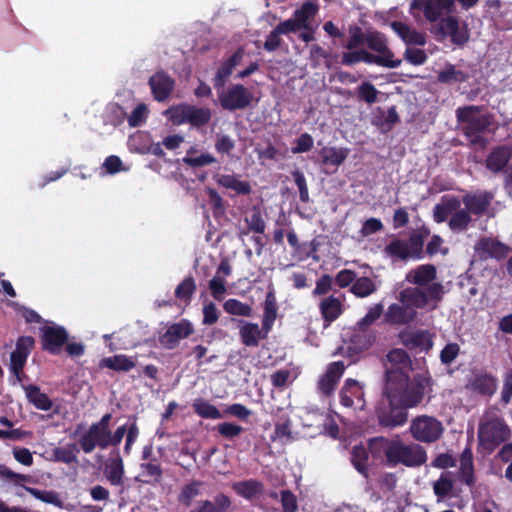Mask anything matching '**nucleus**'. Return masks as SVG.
<instances>
[{
  "instance_id": "nucleus-6",
  "label": "nucleus",
  "mask_w": 512,
  "mask_h": 512,
  "mask_svg": "<svg viewBox=\"0 0 512 512\" xmlns=\"http://www.w3.org/2000/svg\"><path fill=\"white\" fill-rule=\"evenodd\" d=\"M510 437L508 425L499 418H494L481 424L478 430L480 444L489 452L495 450Z\"/></svg>"
},
{
  "instance_id": "nucleus-32",
  "label": "nucleus",
  "mask_w": 512,
  "mask_h": 512,
  "mask_svg": "<svg viewBox=\"0 0 512 512\" xmlns=\"http://www.w3.org/2000/svg\"><path fill=\"white\" fill-rule=\"evenodd\" d=\"M349 149L337 147H323L319 151L321 163L325 166H333L335 170L344 163L348 157Z\"/></svg>"
},
{
  "instance_id": "nucleus-41",
  "label": "nucleus",
  "mask_w": 512,
  "mask_h": 512,
  "mask_svg": "<svg viewBox=\"0 0 512 512\" xmlns=\"http://www.w3.org/2000/svg\"><path fill=\"white\" fill-rule=\"evenodd\" d=\"M394 441L383 436L373 437L368 440L367 449L374 459H380L385 455L388 464V450L394 445Z\"/></svg>"
},
{
  "instance_id": "nucleus-5",
  "label": "nucleus",
  "mask_w": 512,
  "mask_h": 512,
  "mask_svg": "<svg viewBox=\"0 0 512 512\" xmlns=\"http://www.w3.org/2000/svg\"><path fill=\"white\" fill-rule=\"evenodd\" d=\"M409 431L416 441L431 444L442 437L444 427L442 422L433 416L419 415L412 419Z\"/></svg>"
},
{
  "instance_id": "nucleus-3",
  "label": "nucleus",
  "mask_w": 512,
  "mask_h": 512,
  "mask_svg": "<svg viewBox=\"0 0 512 512\" xmlns=\"http://www.w3.org/2000/svg\"><path fill=\"white\" fill-rule=\"evenodd\" d=\"M482 110L481 106L468 105L459 107L456 110V118L462 126V133L470 141L476 145L484 142L481 136L491 125L490 118L487 115L475 116Z\"/></svg>"
},
{
  "instance_id": "nucleus-48",
  "label": "nucleus",
  "mask_w": 512,
  "mask_h": 512,
  "mask_svg": "<svg viewBox=\"0 0 512 512\" xmlns=\"http://www.w3.org/2000/svg\"><path fill=\"white\" fill-rule=\"evenodd\" d=\"M202 484L203 483L199 480H193L190 483L185 484L178 494V502L186 507H189L193 499L200 494V488Z\"/></svg>"
},
{
  "instance_id": "nucleus-58",
  "label": "nucleus",
  "mask_w": 512,
  "mask_h": 512,
  "mask_svg": "<svg viewBox=\"0 0 512 512\" xmlns=\"http://www.w3.org/2000/svg\"><path fill=\"white\" fill-rule=\"evenodd\" d=\"M183 163L192 168L204 167L216 162V158L209 153L201 154L199 156H185L182 159Z\"/></svg>"
},
{
  "instance_id": "nucleus-50",
  "label": "nucleus",
  "mask_w": 512,
  "mask_h": 512,
  "mask_svg": "<svg viewBox=\"0 0 512 512\" xmlns=\"http://www.w3.org/2000/svg\"><path fill=\"white\" fill-rule=\"evenodd\" d=\"M362 62L366 64H375L385 68H397L401 65L402 60H388L387 57H382L379 54L376 55L362 49Z\"/></svg>"
},
{
  "instance_id": "nucleus-55",
  "label": "nucleus",
  "mask_w": 512,
  "mask_h": 512,
  "mask_svg": "<svg viewBox=\"0 0 512 512\" xmlns=\"http://www.w3.org/2000/svg\"><path fill=\"white\" fill-rule=\"evenodd\" d=\"M453 486V481L446 474H441L433 484V491L438 498L444 499L452 492Z\"/></svg>"
},
{
  "instance_id": "nucleus-40",
  "label": "nucleus",
  "mask_w": 512,
  "mask_h": 512,
  "mask_svg": "<svg viewBox=\"0 0 512 512\" xmlns=\"http://www.w3.org/2000/svg\"><path fill=\"white\" fill-rule=\"evenodd\" d=\"M378 112L379 115L373 118L372 124L379 127L382 132L391 131L394 125L400 122V117L395 106L388 108L386 114L381 108H378Z\"/></svg>"
},
{
  "instance_id": "nucleus-51",
  "label": "nucleus",
  "mask_w": 512,
  "mask_h": 512,
  "mask_svg": "<svg viewBox=\"0 0 512 512\" xmlns=\"http://www.w3.org/2000/svg\"><path fill=\"white\" fill-rule=\"evenodd\" d=\"M223 309L230 315L249 317L252 314V307L238 299L230 298L223 304Z\"/></svg>"
},
{
  "instance_id": "nucleus-36",
  "label": "nucleus",
  "mask_w": 512,
  "mask_h": 512,
  "mask_svg": "<svg viewBox=\"0 0 512 512\" xmlns=\"http://www.w3.org/2000/svg\"><path fill=\"white\" fill-rule=\"evenodd\" d=\"M369 451L362 445H355L351 450V463L356 471L361 474L364 478H369Z\"/></svg>"
},
{
  "instance_id": "nucleus-57",
  "label": "nucleus",
  "mask_w": 512,
  "mask_h": 512,
  "mask_svg": "<svg viewBox=\"0 0 512 512\" xmlns=\"http://www.w3.org/2000/svg\"><path fill=\"white\" fill-rule=\"evenodd\" d=\"M245 221L248 225V232L253 231L258 234L265 232L266 224L259 210H254L250 217L245 218Z\"/></svg>"
},
{
  "instance_id": "nucleus-30",
  "label": "nucleus",
  "mask_w": 512,
  "mask_h": 512,
  "mask_svg": "<svg viewBox=\"0 0 512 512\" xmlns=\"http://www.w3.org/2000/svg\"><path fill=\"white\" fill-rule=\"evenodd\" d=\"M277 300L274 289L271 288L266 294L265 301L263 303V317H262V330L265 333H269L272 326L277 318Z\"/></svg>"
},
{
  "instance_id": "nucleus-56",
  "label": "nucleus",
  "mask_w": 512,
  "mask_h": 512,
  "mask_svg": "<svg viewBox=\"0 0 512 512\" xmlns=\"http://www.w3.org/2000/svg\"><path fill=\"white\" fill-rule=\"evenodd\" d=\"M209 290H210L211 296L215 300L222 301L225 293L227 292L226 281H225L224 277L215 275L209 281Z\"/></svg>"
},
{
  "instance_id": "nucleus-45",
  "label": "nucleus",
  "mask_w": 512,
  "mask_h": 512,
  "mask_svg": "<svg viewBox=\"0 0 512 512\" xmlns=\"http://www.w3.org/2000/svg\"><path fill=\"white\" fill-rule=\"evenodd\" d=\"M196 291V283L193 276L189 275L183 279L181 283L175 289V297L183 302L185 305H189Z\"/></svg>"
},
{
  "instance_id": "nucleus-47",
  "label": "nucleus",
  "mask_w": 512,
  "mask_h": 512,
  "mask_svg": "<svg viewBox=\"0 0 512 512\" xmlns=\"http://www.w3.org/2000/svg\"><path fill=\"white\" fill-rule=\"evenodd\" d=\"M78 452V445L76 443H71L65 447L55 448L53 450V457L55 461L65 464L78 463Z\"/></svg>"
},
{
  "instance_id": "nucleus-52",
  "label": "nucleus",
  "mask_w": 512,
  "mask_h": 512,
  "mask_svg": "<svg viewBox=\"0 0 512 512\" xmlns=\"http://www.w3.org/2000/svg\"><path fill=\"white\" fill-rule=\"evenodd\" d=\"M471 221L472 218L469 211H467L466 209H460L451 216L448 225L450 229L453 231H465L468 228Z\"/></svg>"
},
{
  "instance_id": "nucleus-37",
  "label": "nucleus",
  "mask_w": 512,
  "mask_h": 512,
  "mask_svg": "<svg viewBox=\"0 0 512 512\" xmlns=\"http://www.w3.org/2000/svg\"><path fill=\"white\" fill-rule=\"evenodd\" d=\"M460 478L469 487L475 484L473 453L469 447H466L460 456Z\"/></svg>"
},
{
  "instance_id": "nucleus-17",
  "label": "nucleus",
  "mask_w": 512,
  "mask_h": 512,
  "mask_svg": "<svg viewBox=\"0 0 512 512\" xmlns=\"http://www.w3.org/2000/svg\"><path fill=\"white\" fill-rule=\"evenodd\" d=\"M365 393L363 390V386L360 383L352 378L346 379L343 387L339 392V401L340 404L346 408H352L355 404V401L360 409L365 407Z\"/></svg>"
},
{
  "instance_id": "nucleus-22",
  "label": "nucleus",
  "mask_w": 512,
  "mask_h": 512,
  "mask_svg": "<svg viewBox=\"0 0 512 512\" xmlns=\"http://www.w3.org/2000/svg\"><path fill=\"white\" fill-rule=\"evenodd\" d=\"M512 158V148L509 145H499L494 147L485 159V167L497 174L507 167Z\"/></svg>"
},
{
  "instance_id": "nucleus-9",
  "label": "nucleus",
  "mask_w": 512,
  "mask_h": 512,
  "mask_svg": "<svg viewBox=\"0 0 512 512\" xmlns=\"http://www.w3.org/2000/svg\"><path fill=\"white\" fill-rule=\"evenodd\" d=\"M375 416L382 428L394 429L403 426L408 420V411L390 400L380 401L375 407Z\"/></svg>"
},
{
  "instance_id": "nucleus-2",
  "label": "nucleus",
  "mask_w": 512,
  "mask_h": 512,
  "mask_svg": "<svg viewBox=\"0 0 512 512\" xmlns=\"http://www.w3.org/2000/svg\"><path fill=\"white\" fill-rule=\"evenodd\" d=\"M428 384L429 380L426 378L415 377L411 381L407 371L390 369L386 372L383 395L387 400L408 410L422 402Z\"/></svg>"
},
{
  "instance_id": "nucleus-61",
  "label": "nucleus",
  "mask_w": 512,
  "mask_h": 512,
  "mask_svg": "<svg viewBox=\"0 0 512 512\" xmlns=\"http://www.w3.org/2000/svg\"><path fill=\"white\" fill-rule=\"evenodd\" d=\"M208 201L214 216L222 215L225 211L224 200L220 194L213 188L207 189Z\"/></svg>"
},
{
  "instance_id": "nucleus-54",
  "label": "nucleus",
  "mask_w": 512,
  "mask_h": 512,
  "mask_svg": "<svg viewBox=\"0 0 512 512\" xmlns=\"http://www.w3.org/2000/svg\"><path fill=\"white\" fill-rule=\"evenodd\" d=\"M379 91L376 87L368 82L364 81L357 87L358 98L365 101L367 104H373L377 101Z\"/></svg>"
},
{
  "instance_id": "nucleus-23",
  "label": "nucleus",
  "mask_w": 512,
  "mask_h": 512,
  "mask_svg": "<svg viewBox=\"0 0 512 512\" xmlns=\"http://www.w3.org/2000/svg\"><path fill=\"white\" fill-rule=\"evenodd\" d=\"M493 200V194L488 191H478L476 193H469L463 196L462 202L465 209L470 214L481 216L483 215Z\"/></svg>"
},
{
  "instance_id": "nucleus-43",
  "label": "nucleus",
  "mask_w": 512,
  "mask_h": 512,
  "mask_svg": "<svg viewBox=\"0 0 512 512\" xmlns=\"http://www.w3.org/2000/svg\"><path fill=\"white\" fill-rule=\"evenodd\" d=\"M194 412L204 419H221L223 414L219 409L203 398H197L192 404Z\"/></svg>"
},
{
  "instance_id": "nucleus-62",
  "label": "nucleus",
  "mask_w": 512,
  "mask_h": 512,
  "mask_svg": "<svg viewBox=\"0 0 512 512\" xmlns=\"http://www.w3.org/2000/svg\"><path fill=\"white\" fill-rule=\"evenodd\" d=\"M148 109L144 103L138 104L128 117L130 127L140 126L147 118Z\"/></svg>"
},
{
  "instance_id": "nucleus-46",
  "label": "nucleus",
  "mask_w": 512,
  "mask_h": 512,
  "mask_svg": "<svg viewBox=\"0 0 512 512\" xmlns=\"http://www.w3.org/2000/svg\"><path fill=\"white\" fill-rule=\"evenodd\" d=\"M377 286L369 277H360L355 279L350 287V292L358 298H365L376 292Z\"/></svg>"
},
{
  "instance_id": "nucleus-18",
  "label": "nucleus",
  "mask_w": 512,
  "mask_h": 512,
  "mask_svg": "<svg viewBox=\"0 0 512 512\" xmlns=\"http://www.w3.org/2000/svg\"><path fill=\"white\" fill-rule=\"evenodd\" d=\"M34 344L32 336H21L17 339L16 348L10 355V369L17 377L22 373Z\"/></svg>"
},
{
  "instance_id": "nucleus-25",
  "label": "nucleus",
  "mask_w": 512,
  "mask_h": 512,
  "mask_svg": "<svg viewBox=\"0 0 512 512\" xmlns=\"http://www.w3.org/2000/svg\"><path fill=\"white\" fill-rule=\"evenodd\" d=\"M319 310L326 326H328L343 313V304L339 298L330 295L320 301Z\"/></svg>"
},
{
  "instance_id": "nucleus-34",
  "label": "nucleus",
  "mask_w": 512,
  "mask_h": 512,
  "mask_svg": "<svg viewBox=\"0 0 512 512\" xmlns=\"http://www.w3.org/2000/svg\"><path fill=\"white\" fill-rule=\"evenodd\" d=\"M383 253L392 260L407 261L412 258L407 241L400 238L391 240L383 250Z\"/></svg>"
},
{
  "instance_id": "nucleus-16",
  "label": "nucleus",
  "mask_w": 512,
  "mask_h": 512,
  "mask_svg": "<svg viewBox=\"0 0 512 512\" xmlns=\"http://www.w3.org/2000/svg\"><path fill=\"white\" fill-rule=\"evenodd\" d=\"M399 341L408 350L428 352L433 347V341L427 330L413 331L404 329L398 334Z\"/></svg>"
},
{
  "instance_id": "nucleus-20",
  "label": "nucleus",
  "mask_w": 512,
  "mask_h": 512,
  "mask_svg": "<svg viewBox=\"0 0 512 512\" xmlns=\"http://www.w3.org/2000/svg\"><path fill=\"white\" fill-rule=\"evenodd\" d=\"M344 371L345 365L342 361L330 363L326 372L318 381L317 387L319 392L326 397L331 396L334 393Z\"/></svg>"
},
{
  "instance_id": "nucleus-7",
  "label": "nucleus",
  "mask_w": 512,
  "mask_h": 512,
  "mask_svg": "<svg viewBox=\"0 0 512 512\" xmlns=\"http://www.w3.org/2000/svg\"><path fill=\"white\" fill-rule=\"evenodd\" d=\"M432 32L438 39L450 38V41L457 46H464L470 38V32L465 23L462 25L457 16L448 15L437 21Z\"/></svg>"
},
{
  "instance_id": "nucleus-27",
  "label": "nucleus",
  "mask_w": 512,
  "mask_h": 512,
  "mask_svg": "<svg viewBox=\"0 0 512 512\" xmlns=\"http://www.w3.org/2000/svg\"><path fill=\"white\" fill-rule=\"evenodd\" d=\"M232 501L231 499L223 494L218 493L213 501L202 500L199 502L197 508L192 509L190 512H231Z\"/></svg>"
},
{
  "instance_id": "nucleus-63",
  "label": "nucleus",
  "mask_w": 512,
  "mask_h": 512,
  "mask_svg": "<svg viewBox=\"0 0 512 512\" xmlns=\"http://www.w3.org/2000/svg\"><path fill=\"white\" fill-rule=\"evenodd\" d=\"M296 145L292 147L291 152L293 154H300L310 151L313 148L314 140L309 133H302L296 139Z\"/></svg>"
},
{
  "instance_id": "nucleus-24",
  "label": "nucleus",
  "mask_w": 512,
  "mask_h": 512,
  "mask_svg": "<svg viewBox=\"0 0 512 512\" xmlns=\"http://www.w3.org/2000/svg\"><path fill=\"white\" fill-rule=\"evenodd\" d=\"M393 31L407 44L424 46L426 44V36L424 33L415 29H411L409 25L401 21L391 22Z\"/></svg>"
},
{
  "instance_id": "nucleus-49",
  "label": "nucleus",
  "mask_w": 512,
  "mask_h": 512,
  "mask_svg": "<svg viewBox=\"0 0 512 512\" xmlns=\"http://www.w3.org/2000/svg\"><path fill=\"white\" fill-rule=\"evenodd\" d=\"M387 360L394 366L392 369L406 371L411 367V359L404 349L395 348L387 354Z\"/></svg>"
},
{
  "instance_id": "nucleus-21",
  "label": "nucleus",
  "mask_w": 512,
  "mask_h": 512,
  "mask_svg": "<svg viewBox=\"0 0 512 512\" xmlns=\"http://www.w3.org/2000/svg\"><path fill=\"white\" fill-rule=\"evenodd\" d=\"M437 277V270L433 264H422L410 270L406 275V280L416 285L415 288L426 289L434 284Z\"/></svg>"
},
{
  "instance_id": "nucleus-28",
  "label": "nucleus",
  "mask_w": 512,
  "mask_h": 512,
  "mask_svg": "<svg viewBox=\"0 0 512 512\" xmlns=\"http://www.w3.org/2000/svg\"><path fill=\"white\" fill-rule=\"evenodd\" d=\"M497 378L488 373L475 375L470 383V389L482 396L491 397L497 390Z\"/></svg>"
},
{
  "instance_id": "nucleus-26",
  "label": "nucleus",
  "mask_w": 512,
  "mask_h": 512,
  "mask_svg": "<svg viewBox=\"0 0 512 512\" xmlns=\"http://www.w3.org/2000/svg\"><path fill=\"white\" fill-rule=\"evenodd\" d=\"M367 47L388 60H395L394 53L388 46V40L385 34L377 30H367Z\"/></svg>"
},
{
  "instance_id": "nucleus-13",
  "label": "nucleus",
  "mask_w": 512,
  "mask_h": 512,
  "mask_svg": "<svg viewBox=\"0 0 512 512\" xmlns=\"http://www.w3.org/2000/svg\"><path fill=\"white\" fill-rule=\"evenodd\" d=\"M455 2L457 0H414L412 7L422 9L427 21L434 23L444 18V15H450L454 11Z\"/></svg>"
},
{
  "instance_id": "nucleus-60",
  "label": "nucleus",
  "mask_w": 512,
  "mask_h": 512,
  "mask_svg": "<svg viewBox=\"0 0 512 512\" xmlns=\"http://www.w3.org/2000/svg\"><path fill=\"white\" fill-rule=\"evenodd\" d=\"M291 175L294 179L296 186L298 187L299 198H300L301 202H304V203L309 202V200H310L309 190H308V186H307V182H306V178H305L304 174L299 170H295L291 173Z\"/></svg>"
},
{
  "instance_id": "nucleus-38",
  "label": "nucleus",
  "mask_w": 512,
  "mask_h": 512,
  "mask_svg": "<svg viewBox=\"0 0 512 512\" xmlns=\"http://www.w3.org/2000/svg\"><path fill=\"white\" fill-rule=\"evenodd\" d=\"M318 10L319 7L316 3L307 1L294 11L292 17L302 29H309V25H312V20L318 13Z\"/></svg>"
},
{
  "instance_id": "nucleus-8",
  "label": "nucleus",
  "mask_w": 512,
  "mask_h": 512,
  "mask_svg": "<svg viewBox=\"0 0 512 512\" xmlns=\"http://www.w3.org/2000/svg\"><path fill=\"white\" fill-rule=\"evenodd\" d=\"M171 120L175 124L188 123L193 127H203L211 120V110L207 107H197L190 104H180L169 110Z\"/></svg>"
},
{
  "instance_id": "nucleus-10",
  "label": "nucleus",
  "mask_w": 512,
  "mask_h": 512,
  "mask_svg": "<svg viewBox=\"0 0 512 512\" xmlns=\"http://www.w3.org/2000/svg\"><path fill=\"white\" fill-rule=\"evenodd\" d=\"M218 99L224 110L236 111L247 108L253 100V95L244 85L235 84L223 90Z\"/></svg>"
},
{
  "instance_id": "nucleus-12",
  "label": "nucleus",
  "mask_w": 512,
  "mask_h": 512,
  "mask_svg": "<svg viewBox=\"0 0 512 512\" xmlns=\"http://www.w3.org/2000/svg\"><path fill=\"white\" fill-rule=\"evenodd\" d=\"M40 333L42 349L52 355L60 354L69 339V334L63 326H43Z\"/></svg>"
},
{
  "instance_id": "nucleus-15",
  "label": "nucleus",
  "mask_w": 512,
  "mask_h": 512,
  "mask_svg": "<svg viewBox=\"0 0 512 512\" xmlns=\"http://www.w3.org/2000/svg\"><path fill=\"white\" fill-rule=\"evenodd\" d=\"M108 436L109 430H105L92 423L78 441L80 449L87 454L93 452L96 447L106 449L108 448Z\"/></svg>"
},
{
  "instance_id": "nucleus-53",
  "label": "nucleus",
  "mask_w": 512,
  "mask_h": 512,
  "mask_svg": "<svg viewBox=\"0 0 512 512\" xmlns=\"http://www.w3.org/2000/svg\"><path fill=\"white\" fill-rule=\"evenodd\" d=\"M438 80L441 83H461L467 80V74L461 70H456L453 65L449 64L446 69L438 74Z\"/></svg>"
},
{
  "instance_id": "nucleus-14",
  "label": "nucleus",
  "mask_w": 512,
  "mask_h": 512,
  "mask_svg": "<svg viewBox=\"0 0 512 512\" xmlns=\"http://www.w3.org/2000/svg\"><path fill=\"white\" fill-rule=\"evenodd\" d=\"M474 250L479 259L484 261L488 259L504 260L510 252L508 245L493 237L480 238L476 242Z\"/></svg>"
},
{
  "instance_id": "nucleus-29",
  "label": "nucleus",
  "mask_w": 512,
  "mask_h": 512,
  "mask_svg": "<svg viewBox=\"0 0 512 512\" xmlns=\"http://www.w3.org/2000/svg\"><path fill=\"white\" fill-rule=\"evenodd\" d=\"M232 489L238 496L246 500H253L263 494L264 484L259 480L249 479L233 483Z\"/></svg>"
},
{
  "instance_id": "nucleus-35",
  "label": "nucleus",
  "mask_w": 512,
  "mask_h": 512,
  "mask_svg": "<svg viewBox=\"0 0 512 512\" xmlns=\"http://www.w3.org/2000/svg\"><path fill=\"white\" fill-rule=\"evenodd\" d=\"M99 367L108 368L116 372H128L135 367V362L125 354H118L101 359Z\"/></svg>"
},
{
  "instance_id": "nucleus-59",
  "label": "nucleus",
  "mask_w": 512,
  "mask_h": 512,
  "mask_svg": "<svg viewBox=\"0 0 512 512\" xmlns=\"http://www.w3.org/2000/svg\"><path fill=\"white\" fill-rule=\"evenodd\" d=\"M383 313V305L381 303L375 304L371 307L366 315L358 321V326L360 329H365L368 326L372 325L376 320H378Z\"/></svg>"
},
{
  "instance_id": "nucleus-33",
  "label": "nucleus",
  "mask_w": 512,
  "mask_h": 512,
  "mask_svg": "<svg viewBox=\"0 0 512 512\" xmlns=\"http://www.w3.org/2000/svg\"><path fill=\"white\" fill-rule=\"evenodd\" d=\"M215 181L221 187L231 189L238 195H249L252 191L251 185L247 181H242L235 175L222 174L215 178Z\"/></svg>"
},
{
  "instance_id": "nucleus-31",
  "label": "nucleus",
  "mask_w": 512,
  "mask_h": 512,
  "mask_svg": "<svg viewBox=\"0 0 512 512\" xmlns=\"http://www.w3.org/2000/svg\"><path fill=\"white\" fill-rule=\"evenodd\" d=\"M240 322L243 323V325L240 327L239 335L241 342L247 347H257L259 345V340L265 338L268 334L265 333L257 323Z\"/></svg>"
},
{
  "instance_id": "nucleus-1",
  "label": "nucleus",
  "mask_w": 512,
  "mask_h": 512,
  "mask_svg": "<svg viewBox=\"0 0 512 512\" xmlns=\"http://www.w3.org/2000/svg\"><path fill=\"white\" fill-rule=\"evenodd\" d=\"M445 294L441 283H434L426 289L405 288L399 292L398 300L401 304L393 303L388 306L384 318L390 325H408L417 318L416 309H424L432 304L431 309H436Z\"/></svg>"
},
{
  "instance_id": "nucleus-19",
  "label": "nucleus",
  "mask_w": 512,
  "mask_h": 512,
  "mask_svg": "<svg viewBox=\"0 0 512 512\" xmlns=\"http://www.w3.org/2000/svg\"><path fill=\"white\" fill-rule=\"evenodd\" d=\"M152 96L157 102L166 101L175 87V81L164 71H157L148 81Z\"/></svg>"
},
{
  "instance_id": "nucleus-64",
  "label": "nucleus",
  "mask_w": 512,
  "mask_h": 512,
  "mask_svg": "<svg viewBox=\"0 0 512 512\" xmlns=\"http://www.w3.org/2000/svg\"><path fill=\"white\" fill-rule=\"evenodd\" d=\"M283 512H296L298 502L296 496L290 490H282L280 493Z\"/></svg>"
},
{
  "instance_id": "nucleus-42",
  "label": "nucleus",
  "mask_w": 512,
  "mask_h": 512,
  "mask_svg": "<svg viewBox=\"0 0 512 512\" xmlns=\"http://www.w3.org/2000/svg\"><path fill=\"white\" fill-rule=\"evenodd\" d=\"M105 474L112 485L118 486L123 483L124 465L119 454L111 458L106 464Z\"/></svg>"
},
{
  "instance_id": "nucleus-39",
  "label": "nucleus",
  "mask_w": 512,
  "mask_h": 512,
  "mask_svg": "<svg viewBox=\"0 0 512 512\" xmlns=\"http://www.w3.org/2000/svg\"><path fill=\"white\" fill-rule=\"evenodd\" d=\"M26 397L35 408L43 411H48L52 408L53 402L46 393L41 392L37 385L30 384L24 386Z\"/></svg>"
},
{
  "instance_id": "nucleus-11",
  "label": "nucleus",
  "mask_w": 512,
  "mask_h": 512,
  "mask_svg": "<svg viewBox=\"0 0 512 512\" xmlns=\"http://www.w3.org/2000/svg\"><path fill=\"white\" fill-rule=\"evenodd\" d=\"M193 324L187 319L167 325V329L159 336V343L165 349H175L181 340L187 339L194 333Z\"/></svg>"
},
{
  "instance_id": "nucleus-44",
  "label": "nucleus",
  "mask_w": 512,
  "mask_h": 512,
  "mask_svg": "<svg viewBox=\"0 0 512 512\" xmlns=\"http://www.w3.org/2000/svg\"><path fill=\"white\" fill-rule=\"evenodd\" d=\"M141 473L136 479L146 484L160 482L162 478V468L159 464L148 462L140 465Z\"/></svg>"
},
{
  "instance_id": "nucleus-4",
  "label": "nucleus",
  "mask_w": 512,
  "mask_h": 512,
  "mask_svg": "<svg viewBox=\"0 0 512 512\" xmlns=\"http://www.w3.org/2000/svg\"><path fill=\"white\" fill-rule=\"evenodd\" d=\"M388 466L395 467L402 464L415 468L424 465L427 461V452L420 444H405L395 440L394 445L388 450Z\"/></svg>"
}]
</instances>
